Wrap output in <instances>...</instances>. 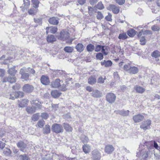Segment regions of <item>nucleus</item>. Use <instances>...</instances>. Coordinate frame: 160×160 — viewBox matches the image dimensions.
Segmentation results:
<instances>
[{"label": "nucleus", "mask_w": 160, "mask_h": 160, "mask_svg": "<svg viewBox=\"0 0 160 160\" xmlns=\"http://www.w3.org/2000/svg\"><path fill=\"white\" fill-rule=\"evenodd\" d=\"M159 27L156 25H153L152 27V29L154 31H158L159 30Z\"/></svg>", "instance_id": "nucleus-53"}, {"label": "nucleus", "mask_w": 160, "mask_h": 160, "mask_svg": "<svg viewBox=\"0 0 160 160\" xmlns=\"http://www.w3.org/2000/svg\"><path fill=\"white\" fill-rule=\"evenodd\" d=\"M69 37V33L67 31L63 30L60 32L59 37L60 39L67 40Z\"/></svg>", "instance_id": "nucleus-7"}, {"label": "nucleus", "mask_w": 160, "mask_h": 160, "mask_svg": "<svg viewBox=\"0 0 160 160\" xmlns=\"http://www.w3.org/2000/svg\"><path fill=\"white\" fill-rule=\"evenodd\" d=\"M41 82L43 85H47L50 82L49 78L46 76L42 75L41 78Z\"/></svg>", "instance_id": "nucleus-15"}, {"label": "nucleus", "mask_w": 160, "mask_h": 160, "mask_svg": "<svg viewBox=\"0 0 160 160\" xmlns=\"http://www.w3.org/2000/svg\"><path fill=\"white\" fill-rule=\"evenodd\" d=\"M8 98L9 99L12 100H14L15 98H17L16 97V94H15L14 92L10 94Z\"/></svg>", "instance_id": "nucleus-54"}, {"label": "nucleus", "mask_w": 160, "mask_h": 160, "mask_svg": "<svg viewBox=\"0 0 160 160\" xmlns=\"http://www.w3.org/2000/svg\"><path fill=\"white\" fill-rule=\"evenodd\" d=\"M114 148L112 145L108 144L106 145L105 148V152L108 154H110L114 150Z\"/></svg>", "instance_id": "nucleus-12"}, {"label": "nucleus", "mask_w": 160, "mask_h": 160, "mask_svg": "<svg viewBox=\"0 0 160 160\" xmlns=\"http://www.w3.org/2000/svg\"><path fill=\"white\" fill-rule=\"evenodd\" d=\"M26 1H25L24 0V6L22 8V10L24 11L25 9H28L30 5V0H26Z\"/></svg>", "instance_id": "nucleus-26"}, {"label": "nucleus", "mask_w": 160, "mask_h": 160, "mask_svg": "<svg viewBox=\"0 0 160 160\" xmlns=\"http://www.w3.org/2000/svg\"><path fill=\"white\" fill-rule=\"evenodd\" d=\"M20 85L19 84H16L12 87V88L14 90L19 89L20 88Z\"/></svg>", "instance_id": "nucleus-60"}, {"label": "nucleus", "mask_w": 160, "mask_h": 160, "mask_svg": "<svg viewBox=\"0 0 160 160\" xmlns=\"http://www.w3.org/2000/svg\"><path fill=\"white\" fill-rule=\"evenodd\" d=\"M106 49H107V47H106L105 46H102L100 45H97L95 49V51L97 52H99L101 50H102V52L106 55H107L108 54L107 52H106L105 50Z\"/></svg>", "instance_id": "nucleus-8"}, {"label": "nucleus", "mask_w": 160, "mask_h": 160, "mask_svg": "<svg viewBox=\"0 0 160 160\" xmlns=\"http://www.w3.org/2000/svg\"><path fill=\"white\" fill-rule=\"evenodd\" d=\"M47 34L49 30H50L51 32L52 33H55L57 31V28L56 27H47L46 28Z\"/></svg>", "instance_id": "nucleus-21"}, {"label": "nucleus", "mask_w": 160, "mask_h": 160, "mask_svg": "<svg viewBox=\"0 0 160 160\" xmlns=\"http://www.w3.org/2000/svg\"><path fill=\"white\" fill-rule=\"evenodd\" d=\"M104 82V79L102 77H100L98 78V82L99 83H102Z\"/></svg>", "instance_id": "nucleus-58"}, {"label": "nucleus", "mask_w": 160, "mask_h": 160, "mask_svg": "<svg viewBox=\"0 0 160 160\" xmlns=\"http://www.w3.org/2000/svg\"><path fill=\"white\" fill-rule=\"evenodd\" d=\"M83 152L85 153H88L90 151V147L88 145H85L82 147Z\"/></svg>", "instance_id": "nucleus-31"}, {"label": "nucleus", "mask_w": 160, "mask_h": 160, "mask_svg": "<svg viewBox=\"0 0 160 160\" xmlns=\"http://www.w3.org/2000/svg\"><path fill=\"white\" fill-rule=\"evenodd\" d=\"M36 108L35 107H28L26 108V111L29 113H34L36 111Z\"/></svg>", "instance_id": "nucleus-23"}, {"label": "nucleus", "mask_w": 160, "mask_h": 160, "mask_svg": "<svg viewBox=\"0 0 160 160\" xmlns=\"http://www.w3.org/2000/svg\"><path fill=\"white\" fill-rule=\"evenodd\" d=\"M51 86L52 87L55 88H61L63 87L61 89V90L64 91L66 90L64 85L63 84V82L61 81L59 79H56L54 81H52L51 83Z\"/></svg>", "instance_id": "nucleus-2"}, {"label": "nucleus", "mask_w": 160, "mask_h": 160, "mask_svg": "<svg viewBox=\"0 0 160 160\" xmlns=\"http://www.w3.org/2000/svg\"><path fill=\"white\" fill-rule=\"evenodd\" d=\"M22 88L24 92H30L33 91L34 88L31 85L26 84L23 86Z\"/></svg>", "instance_id": "nucleus-13"}, {"label": "nucleus", "mask_w": 160, "mask_h": 160, "mask_svg": "<svg viewBox=\"0 0 160 160\" xmlns=\"http://www.w3.org/2000/svg\"><path fill=\"white\" fill-rule=\"evenodd\" d=\"M20 160H30V158L26 155L24 154L19 156Z\"/></svg>", "instance_id": "nucleus-38"}, {"label": "nucleus", "mask_w": 160, "mask_h": 160, "mask_svg": "<svg viewBox=\"0 0 160 160\" xmlns=\"http://www.w3.org/2000/svg\"><path fill=\"white\" fill-rule=\"evenodd\" d=\"M76 49L78 52H81L84 49L83 45L81 43H78L76 46Z\"/></svg>", "instance_id": "nucleus-27"}, {"label": "nucleus", "mask_w": 160, "mask_h": 160, "mask_svg": "<svg viewBox=\"0 0 160 160\" xmlns=\"http://www.w3.org/2000/svg\"><path fill=\"white\" fill-rule=\"evenodd\" d=\"M127 37L128 36L126 33L125 32H123L119 34L118 38L120 39L124 40L126 39Z\"/></svg>", "instance_id": "nucleus-35"}, {"label": "nucleus", "mask_w": 160, "mask_h": 160, "mask_svg": "<svg viewBox=\"0 0 160 160\" xmlns=\"http://www.w3.org/2000/svg\"><path fill=\"white\" fill-rule=\"evenodd\" d=\"M47 39V42H51L55 41L56 38L54 37V35H50L48 36Z\"/></svg>", "instance_id": "nucleus-29"}, {"label": "nucleus", "mask_w": 160, "mask_h": 160, "mask_svg": "<svg viewBox=\"0 0 160 160\" xmlns=\"http://www.w3.org/2000/svg\"><path fill=\"white\" fill-rule=\"evenodd\" d=\"M31 103L33 105H35L38 108H41V105L39 103V102L37 100H32L31 101Z\"/></svg>", "instance_id": "nucleus-33"}, {"label": "nucleus", "mask_w": 160, "mask_h": 160, "mask_svg": "<svg viewBox=\"0 0 160 160\" xmlns=\"http://www.w3.org/2000/svg\"><path fill=\"white\" fill-rule=\"evenodd\" d=\"M8 71L10 75H15V74L16 73L17 70H15V67H13L8 70Z\"/></svg>", "instance_id": "nucleus-36"}, {"label": "nucleus", "mask_w": 160, "mask_h": 160, "mask_svg": "<svg viewBox=\"0 0 160 160\" xmlns=\"http://www.w3.org/2000/svg\"><path fill=\"white\" fill-rule=\"evenodd\" d=\"M96 8L99 9H102L104 8V7L102 2H100L97 4Z\"/></svg>", "instance_id": "nucleus-47"}, {"label": "nucleus", "mask_w": 160, "mask_h": 160, "mask_svg": "<svg viewBox=\"0 0 160 160\" xmlns=\"http://www.w3.org/2000/svg\"><path fill=\"white\" fill-rule=\"evenodd\" d=\"M117 3L120 5L123 4L125 2V0H116Z\"/></svg>", "instance_id": "nucleus-61"}, {"label": "nucleus", "mask_w": 160, "mask_h": 160, "mask_svg": "<svg viewBox=\"0 0 160 160\" xmlns=\"http://www.w3.org/2000/svg\"><path fill=\"white\" fill-rule=\"evenodd\" d=\"M45 122L43 120L39 121L37 123L38 127L41 128H42Z\"/></svg>", "instance_id": "nucleus-49"}, {"label": "nucleus", "mask_w": 160, "mask_h": 160, "mask_svg": "<svg viewBox=\"0 0 160 160\" xmlns=\"http://www.w3.org/2000/svg\"><path fill=\"white\" fill-rule=\"evenodd\" d=\"M52 131L57 133L63 132V128L61 125L57 123H54L52 126Z\"/></svg>", "instance_id": "nucleus-3"}, {"label": "nucleus", "mask_w": 160, "mask_h": 160, "mask_svg": "<svg viewBox=\"0 0 160 160\" xmlns=\"http://www.w3.org/2000/svg\"><path fill=\"white\" fill-rule=\"evenodd\" d=\"M151 121L149 119L143 122L142 125L140 126V128L144 130H146L149 129L151 124Z\"/></svg>", "instance_id": "nucleus-6"}, {"label": "nucleus", "mask_w": 160, "mask_h": 160, "mask_svg": "<svg viewBox=\"0 0 160 160\" xmlns=\"http://www.w3.org/2000/svg\"><path fill=\"white\" fill-rule=\"evenodd\" d=\"M28 101L26 99L22 100L21 101H18V103L20 107H24L27 104Z\"/></svg>", "instance_id": "nucleus-20"}, {"label": "nucleus", "mask_w": 160, "mask_h": 160, "mask_svg": "<svg viewBox=\"0 0 160 160\" xmlns=\"http://www.w3.org/2000/svg\"><path fill=\"white\" fill-rule=\"evenodd\" d=\"M86 89L89 92H91L93 91V89L90 86H87L86 87Z\"/></svg>", "instance_id": "nucleus-63"}, {"label": "nucleus", "mask_w": 160, "mask_h": 160, "mask_svg": "<svg viewBox=\"0 0 160 160\" xmlns=\"http://www.w3.org/2000/svg\"><path fill=\"white\" fill-rule=\"evenodd\" d=\"M96 82V79L92 77H90L88 79V83L92 85L95 84Z\"/></svg>", "instance_id": "nucleus-32"}, {"label": "nucleus", "mask_w": 160, "mask_h": 160, "mask_svg": "<svg viewBox=\"0 0 160 160\" xmlns=\"http://www.w3.org/2000/svg\"><path fill=\"white\" fill-rule=\"evenodd\" d=\"M63 126L67 131L68 132L72 131V128L68 124L64 123L63 124Z\"/></svg>", "instance_id": "nucleus-25"}, {"label": "nucleus", "mask_w": 160, "mask_h": 160, "mask_svg": "<svg viewBox=\"0 0 160 160\" xmlns=\"http://www.w3.org/2000/svg\"><path fill=\"white\" fill-rule=\"evenodd\" d=\"M151 56L155 58L160 57V52L158 50H156L151 54Z\"/></svg>", "instance_id": "nucleus-37"}, {"label": "nucleus", "mask_w": 160, "mask_h": 160, "mask_svg": "<svg viewBox=\"0 0 160 160\" xmlns=\"http://www.w3.org/2000/svg\"><path fill=\"white\" fill-rule=\"evenodd\" d=\"M101 64L102 66H104L105 67H108L111 66L112 62L110 60L106 61L104 60L101 62Z\"/></svg>", "instance_id": "nucleus-17"}, {"label": "nucleus", "mask_w": 160, "mask_h": 160, "mask_svg": "<svg viewBox=\"0 0 160 160\" xmlns=\"http://www.w3.org/2000/svg\"><path fill=\"white\" fill-rule=\"evenodd\" d=\"M96 58L98 59L101 60L103 59V56L102 53L99 52L96 55Z\"/></svg>", "instance_id": "nucleus-48"}, {"label": "nucleus", "mask_w": 160, "mask_h": 160, "mask_svg": "<svg viewBox=\"0 0 160 160\" xmlns=\"http://www.w3.org/2000/svg\"><path fill=\"white\" fill-rule=\"evenodd\" d=\"M136 34V31L133 29H131L127 31V34L131 37H133Z\"/></svg>", "instance_id": "nucleus-30"}, {"label": "nucleus", "mask_w": 160, "mask_h": 160, "mask_svg": "<svg viewBox=\"0 0 160 160\" xmlns=\"http://www.w3.org/2000/svg\"><path fill=\"white\" fill-rule=\"evenodd\" d=\"M97 18L98 19L101 20L102 19L103 16L102 14L100 12H97Z\"/></svg>", "instance_id": "nucleus-51"}, {"label": "nucleus", "mask_w": 160, "mask_h": 160, "mask_svg": "<svg viewBox=\"0 0 160 160\" xmlns=\"http://www.w3.org/2000/svg\"><path fill=\"white\" fill-rule=\"evenodd\" d=\"M28 12L30 15H33L37 13V11L33 9H30L28 10Z\"/></svg>", "instance_id": "nucleus-45"}, {"label": "nucleus", "mask_w": 160, "mask_h": 160, "mask_svg": "<svg viewBox=\"0 0 160 160\" xmlns=\"http://www.w3.org/2000/svg\"><path fill=\"white\" fill-rule=\"evenodd\" d=\"M88 8L89 14L90 15H92L94 11L93 8L91 7H88Z\"/></svg>", "instance_id": "nucleus-57"}, {"label": "nucleus", "mask_w": 160, "mask_h": 160, "mask_svg": "<svg viewBox=\"0 0 160 160\" xmlns=\"http://www.w3.org/2000/svg\"><path fill=\"white\" fill-rule=\"evenodd\" d=\"M48 21L50 23L54 25H57L58 23V18L56 17H53L50 18Z\"/></svg>", "instance_id": "nucleus-18"}, {"label": "nucleus", "mask_w": 160, "mask_h": 160, "mask_svg": "<svg viewBox=\"0 0 160 160\" xmlns=\"http://www.w3.org/2000/svg\"><path fill=\"white\" fill-rule=\"evenodd\" d=\"M105 19L108 21H112L111 14L109 13L108 15L105 17Z\"/></svg>", "instance_id": "nucleus-55"}, {"label": "nucleus", "mask_w": 160, "mask_h": 160, "mask_svg": "<svg viewBox=\"0 0 160 160\" xmlns=\"http://www.w3.org/2000/svg\"><path fill=\"white\" fill-rule=\"evenodd\" d=\"M41 117L44 119H46L48 117V115L47 113H42Z\"/></svg>", "instance_id": "nucleus-56"}, {"label": "nucleus", "mask_w": 160, "mask_h": 160, "mask_svg": "<svg viewBox=\"0 0 160 160\" xmlns=\"http://www.w3.org/2000/svg\"><path fill=\"white\" fill-rule=\"evenodd\" d=\"M94 48V46L91 44L88 45L87 47V50L88 52H91L93 50Z\"/></svg>", "instance_id": "nucleus-40"}, {"label": "nucleus", "mask_w": 160, "mask_h": 160, "mask_svg": "<svg viewBox=\"0 0 160 160\" xmlns=\"http://www.w3.org/2000/svg\"><path fill=\"white\" fill-rule=\"evenodd\" d=\"M98 1V0H90L89 2L91 5H94Z\"/></svg>", "instance_id": "nucleus-62"}, {"label": "nucleus", "mask_w": 160, "mask_h": 160, "mask_svg": "<svg viewBox=\"0 0 160 160\" xmlns=\"http://www.w3.org/2000/svg\"><path fill=\"white\" fill-rule=\"evenodd\" d=\"M61 94V93L57 90H53L51 92V94L52 96L54 98L58 97Z\"/></svg>", "instance_id": "nucleus-22"}, {"label": "nucleus", "mask_w": 160, "mask_h": 160, "mask_svg": "<svg viewBox=\"0 0 160 160\" xmlns=\"http://www.w3.org/2000/svg\"><path fill=\"white\" fill-rule=\"evenodd\" d=\"M43 132L45 134L49 133L50 132V126L48 125H46L43 128Z\"/></svg>", "instance_id": "nucleus-24"}, {"label": "nucleus", "mask_w": 160, "mask_h": 160, "mask_svg": "<svg viewBox=\"0 0 160 160\" xmlns=\"http://www.w3.org/2000/svg\"><path fill=\"white\" fill-rule=\"evenodd\" d=\"M140 44L142 45H144L146 43V41L145 38L142 36L140 40Z\"/></svg>", "instance_id": "nucleus-52"}, {"label": "nucleus", "mask_w": 160, "mask_h": 160, "mask_svg": "<svg viewBox=\"0 0 160 160\" xmlns=\"http://www.w3.org/2000/svg\"><path fill=\"white\" fill-rule=\"evenodd\" d=\"M116 96L113 93H108L106 96L107 100L109 103H113L115 100Z\"/></svg>", "instance_id": "nucleus-5"}, {"label": "nucleus", "mask_w": 160, "mask_h": 160, "mask_svg": "<svg viewBox=\"0 0 160 160\" xmlns=\"http://www.w3.org/2000/svg\"><path fill=\"white\" fill-rule=\"evenodd\" d=\"M20 73L21 74V78L27 80L29 76V75L28 73H24V70L23 69H20Z\"/></svg>", "instance_id": "nucleus-16"}, {"label": "nucleus", "mask_w": 160, "mask_h": 160, "mask_svg": "<svg viewBox=\"0 0 160 160\" xmlns=\"http://www.w3.org/2000/svg\"><path fill=\"white\" fill-rule=\"evenodd\" d=\"M92 158L93 160H100L101 157L100 152L97 150H94L92 152Z\"/></svg>", "instance_id": "nucleus-9"}, {"label": "nucleus", "mask_w": 160, "mask_h": 160, "mask_svg": "<svg viewBox=\"0 0 160 160\" xmlns=\"http://www.w3.org/2000/svg\"><path fill=\"white\" fill-rule=\"evenodd\" d=\"M123 70L132 74H136L138 73L139 69L134 66H131L129 63L125 64L123 68Z\"/></svg>", "instance_id": "nucleus-1"}, {"label": "nucleus", "mask_w": 160, "mask_h": 160, "mask_svg": "<svg viewBox=\"0 0 160 160\" xmlns=\"http://www.w3.org/2000/svg\"><path fill=\"white\" fill-rule=\"evenodd\" d=\"M149 32L148 31L146 30H143V29L141 31L139 32L138 33L137 35L138 37H140L142 35V34H144L145 33H147L148 32Z\"/></svg>", "instance_id": "nucleus-50"}, {"label": "nucleus", "mask_w": 160, "mask_h": 160, "mask_svg": "<svg viewBox=\"0 0 160 160\" xmlns=\"http://www.w3.org/2000/svg\"><path fill=\"white\" fill-rule=\"evenodd\" d=\"M144 118V117L140 114L135 115L133 117V119L135 123L140 122L142 121Z\"/></svg>", "instance_id": "nucleus-14"}, {"label": "nucleus", "mask_w": 160, "mask_h": 160, "mask_svg": "<svg viewBox=\"0 0 160 160\" xmlns=\"http://www.w3.org/2000/svg\"><path fill=\"white\" fill-rule=\"evenodd\" d=\"M86 0H78V3L81 5L84 4L86 2Z\"/></svg>", "instance_id": "nucleus-64"}, {"label": "nucleus", "mask_w": 160, "mask_h": 160, "mask_svg": "<svg viewBox=\"0 0 160 160\" xmlns=\"http://www.w3.org/2000/svg\"><path fill=\"white\" fill-rule=\"evenodd\" d=\"M107 9L115 14H118L120 11L119 7L114 4L109 5L107 7Z\"/></svg>", "instance_id": "nucleus-4"}, {"label": "nucleus", "mask_w": 160, "mask_h": 160, "mask_svg": "<svg viewBox=\"0 0 160 160\" xmlns=\"http://www.w3.org/2000/svg\"><path fill=\"white\" fill-rule=\"evenodd\" d=\"M92 96L94 98H99L101 96L102 94L98 90H95L92 93Z\"/></svg>", "instance_id": "nucleus-28"}, {"label": "nucleus", "mask_w": 160, "mask_h": 160, "mask_svg": "<svg viewBox=\"0 0 160 160\" xmlns=\"http://www.w3.org/2000/svg\"><path fill=\"white\" fill-rule=\"evenodd\" d=\"M153 147L156 149L160 150V147L158 146L157 143L155 141H154Z\"/></svg>", "instance_id": "nucleus-59"}, {"label": "nucleus", "mask_w": 160, "mask_h": 160, "mask_svg": "<svg viewBox=\"0 0 160 160\" xmlns=\"http://www.w3.org/2000/svg\"><path fill=\"white\" fill-rule=\"evenodd\" d=\"M39 114L37 113L34 114L32 117V119L33 121H37L39 118Z\"/></svg>", "instance_id": "nucleus-46"}, {"label": "nucleus", "mask_w": 160, "mask_h": 160, "mask_svg": "<svg viewBox=\"0 0 160 160\" xmlns=\"http://www.w3.org/2000/svg\"><path fill=\"white\" fill-rule=\"evenodd\" d=\"M64 50L67 52H71L73 50V48L70 47H66L64 48Z\"/></svg>", "instance_id": "nucleus-42"}, {"label": "nucleus", "mask_w": 160, "mask_h": 160, "mask_svg": "<svg viewBox=\"0 0 160 160\" xmlns=\"http://www.w3.org/2000/svg\"><path fill=\"white\" fill-rule=\"evenodd\" d=\"M80 139L83 143L88 142L89 140L88 137L84 135H81Z\"/></svg>", "instance_id": "nucleus-34"}, {"label": "nucleus", "mask_w": 160, "mask_h": 160, "mask_svg": "<svg viewBox=\"0 0 160 160\" xmlns=\"http://www.w3.org/2000/svg\"><path fill=\"white\" fill-rule=\"evenodd\" d=\"M129 111L128 110L125 111L124 110H121V115L123 116H127L128 115Z\"/></svg>", "instance_id": "nucleus-43"}, {"label": "nucleus", "mask_w": 160, "mask_h": 160, "mask_svg": "<svg viewBox=\"0 0 160 160\" xmlns=\"http://www.w3.org/2000/svg\"><path fill=\"white\" fill-rule=\"evenodd\" d=\"M134 88L137 92L140 93H142L145 91L144 88L138 85L135 86Z\"/></svg>", "instance_id": "nucleus-19"}, {"label": "nucleus", "mask_w": 160, "mask_h": 160, "mask_svg": "<svg viewBox=\"0 0 160 160\" xmlns=\"http://www.w3.org/2000/svg\"><path fill=\"white\" fill-rule=\"evenodd\" d=\"M14 93L16 94V97L17 98H21L24 95V93L20 91L15 92Z\"/></svg>", "instance_id": "nucleus-41"}, {"label": "nucleus", "mask_w": 160, "mask_h": 160, "mask_svg": "<svg viewBox=\"0 0 160 160\" xmlns=\"http://www.w3.org/2000/svg\"><path fill=\"white\" fill-rule=\"evenodd\" d=\"M17 147L20 148V150L23 152L25 151V149L27 148V145L23 141H19L17 144Z\"/></svg>", "instance_id": "nucleus-10"}, {"label": "nucleus", "mask_w": 160, "mask_h": 160, "mask_svg": "<svg viewBox=\"0 0 160 160\" xmlns=\"http://www.w3.org/2000/svg\"><path fill=\"white\" fill-rule=\"evenodd\" d=\"M16 78L15 75H10L8 77H6L4 78L3 82H8L10 83H13L16 82Z\"/></svg>", "instance_id": "nucleus-11"}, {"label": "nucleus", "mask_w": 160, "mask_h": 160, "mask_svg": "<svg viewBox=\"0 0 160 160\" xmlns=\"http://www.w3.org/2000/svg\"><path fill=\"white\" fill-rule=\"evenodd\" d=\"M4 153L5 154H6V155L7 156H9L11 154L12 151L9 149L5 148L4 149Z\"/></svg>", "instance_id": "nucleus-44"}, {"label": "nucleus", "mask_w": 160, "mask_h": 160, "mask_svg": "<svg viewBox=\"0 0 160 160\" xmlns=\"http://www.w3.org/2000/svg\"><path fill=\"white\" fill-rule=\"evenodd\" d=\"M32 5L33 7L35 8H37L38 7L39 2L38 0H32Z\"/></svg>", "instance_id": "nucleus-39"}]
</instances>
